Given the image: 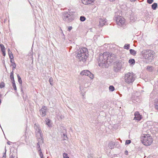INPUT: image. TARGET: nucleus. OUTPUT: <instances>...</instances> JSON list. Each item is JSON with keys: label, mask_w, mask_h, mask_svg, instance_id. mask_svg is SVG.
Returning a JSON list of instances; mask_svg holds the SVG:
<instances>
[{"label": "nucleus", "mask_w": 158, "mask_h": 158, "mask_svg": "<svg viewBox=\"0 0 158 158\" xmlns=\"http://www.w3.org/2000/svg\"><path fill=\"white\" fill-rule=\"evenodd\" d=\"M63 135L64 136V139L66 140L67 139V135H65L64 134H63Z\"/></svg>", "instance_id": "ea45409f"}, {"label": "nucleus", "mask_w": 158, "mask_h": 158, "mask_svg": "<svg viewBox=\"0 0 158 158\" xmlns=\"http://www.w3.org/2000/svg\"><path fill=\"white\" fill-rule=\"evenodd\" d=\"M80 74L81 76H89L91 79H93L94 78L93 75L89 70H84L82 71Z\"/></svg>", "instance_id": "6e6552de"}, {"label": "nucleus", "mask_w": 158, "mask_h": 158, "mask_svg": "<svg viewBox=\"0 0 158 158\" xmlns=\"http://www.w3.org/2000/svg\"><path fill=\"white\" fill-rule=\"evenodd\" d=\"M10 78L11 81H15L14 77V71L13 70L10 72Z\"/></svg>", "instance_id": "2eb2a0df"}, {"label": "nucleus", "mask_w": 158, "mask_h": 158, "mask_svg": "<svg viewBox=\"0 0 158 158\" xmlns=\"http://www.w3.org/2000/svg\"><path fill=\"white\" fill-rule=\"evenodd\" d=\"M106 52L108 53V54L107 57L108 62H111L117 58V56L115 54L110 53L109 52Z\"/></svg>", "instance_id": "0eeeda50"}, {"label": "nucleus", "mask_w": 158, "mask_h": 158, "mask_svg": "<svg viewBox=\"0 0 158 158\" xmlns=\"http://www.w3.org/2000/svg\"><path fill=\"white\" fill-rule=\"evenodd\" d=\"M130 48V45L128 44H126L125 45L124 47V48L125 49H128Z\"/></svg>", "instance_id": "bb28decb"}, {"label": "nucleus", "mask_w": 158, "mask_h": 158, "mask_svg": "<svg viewBox=\"0 0 158 158\" xmlns=\"http://www.w3.org/2000/svg\"><path fill=\"white\" fill-rule=\"evenodd\" d=\"M140 141L145 146L151 145L153 142L151 136L149 134H143L140 137Z\"/></svg>", "instance_id": "7ed1b4c3"}, {"label": "nucleus", "mask_w": 158, "mask_h": 158, "mask_svg": "<svg viewBox=\"0 0 158 158\" xmlns=\"http://www.w3.org/2000/svg\"><path fill=\"white\" fill-rule=\"evenodd\" d=\"M12 65L13 66V70L14 69H15L16 68V64L15 63V62H14L13 64H12Z\"/></svg>", "instance_id": "72a5a7b5"}, {"label": "nucleus", "mask_w": 158, "mask_h": 158, "mask_svg": "<svg viewBox=\"0 0 158 158\" xmlns=\"http://www.w3.org/2000/svg\"><path fill=\"white\" fill-rule=\"evenodd\" d=\"M131 143V141L130 140H126L125 142V144H128Z\"/></svg>", "instance_id": "473e14b6"}, {"label": "nucleus", "mask_w": 158, "mask_h": 158, "mask_svg": "<svg viewBox=\"0 0 158 158\" xmlns=\"http://www.w3.org/2000/svg\"><path fill=\"white\" fill-rule=\"evenodd\" d=\"M153 2V0H147V2L149 4L152 3Z\"/></svg>", "instance_id": "c9c22d12"}, {"label": "nucleus", "mask_w": 158, "mask_h": 158, "mask_svg": "<svg viewBox=\"0 0 158 158\" xmlns=\"http://www.w3.org/2000/svg\"><path fill=\"white\" fill-rule=\"evenodd\" d=\"M106 21L102 19H101L99 21V25L100 27H102L104 25Z\"/></svg>", "instance_id": "4468645a"}, {"label": "nucleus", "mask_w": 158, "mask_h": 158, "mask_svg": "<svg viewBox=\"0 0 158 158\" xmlns=\"http://www.w3.org/2000/svg\"><path fill=\"white\" fill-rule=\"evenodd\" d=\"M116 23L120 26L124 27L126 26L125 19L120 16H118L117 18Z\"/></svg>", "instance_id": "423d86ee"}, {"label": "nucleus", "mask_w": 158, "mask_h": 158, "mask_svg": "<svg viewBox=\"0 0 158 158\" xmlns=\"http://www.w3.org/2000/svg\"><path fill=\"white\" fill-rule=\"evenodd\" d=\"M5 86V84L3 82H1L0 83V88L2 89Z\"/></svg>", "instance_id": "c85d7f7f"}, {"label": "nucleus", "mask_w": 158, "mask_h": 158, "mask_svg": "<svg viewBox=\"0 0 158 158\" xmlns=\"http://www.w3.org/2000/svg\"><path fill=\"white\" fill-rule=\"evenodd\" d=\"M63 19L64 21L69 22L72 20V16L67 13H65L63 15Z\"/></svg>", "instance_id": "1a4fd4ad"}, {"label": "nucleus", "mask_w": 158, "mask_h": 158, "mask_svg": "<svg viewBox=\"0 0 158 158\" xmlns=\"http://www.w3.org/2000/svg\"><path fill=\"white\" fill-rule=\"evenodd\" d=\"M147 70L149 72H152L153 69V67L151 66H148L147 68Z\"/></svg>", "instance_id": "a211bd4d"}, {"label": "nucleus", "mask_w": 158, "mask_h": 158, "mask_svg": "<svg viewBox=\"0 0 158 158\" xmlns=\"http://www.w3.org/2000/svg\"><path fill=\"white\" fill-rule=\"evenodd\" d=\"M8 52L10 58L14 57L13 54L9 48L8 49Z\"/></svg>", "instance_id": "f3484780"}, {"label": "nucleus", "mask_w": 158, "mask_h": 158, "mask_svg": "<svg viewBox=\"0 0 158 158\" xmlns=\"http://www.w3.org/2000/svg\"><path fill=\"white\" fill-rule=\"evenodd\" d=\"M154 105L156 109L158 111V99L155 102Z\"/></svg>", "instance_id": "5701e85b"}, {"label": "nucleus", "mask_w": 158, "mask_h": 158, "mask_svg": "<svg viewBox=\"0 0 158 158\" xmlns=\"http://www.w3.org/2000/svg\"><path fill=\"white\" fill-rule=\"evenodd\" d=\"M109 89L110 91H113L114 90V88L113 86L111 85L109 86Z\"/></svg>", "instance_id": "c756f323"}, {"label": "nucleus", "mask_w": 158, "mask_h": 158, "mask_svg": "<svg viewBox=\"0 0 158 158\" xmlns=\"http://www.w3.org/2000/svg\"><path fill=\"white\" fill-rule=\"evenodd\" d=\"M0 47L2 51H5V48L4 45L2 44H0Z\"/></svg>", "instance_id": "393cba45"}, {"label": "nucleus", "mask_w": 158, "mask_h": 158, "mask_svg": "<svg viewBox=\"0 0 158 158\" xmlns=\"http://www.w3.org/2000/svg\"><path fill=\"white\" fill-rule=\"evenodd\" d=\"M122 63L120 62L117 63L114 66V71L117 72L119 71L122 68Z\"/></svg>", "instance_id": "9d476101"}, {"label": "nucleus", "mask_w": 158, "mask_h": 158, "mask_svg": "<svg viewBox=\"0 0 158 158\" xmlns=\"http://www.w3.org/2000/svg\"><path fill=\"white\" fill-rule=\"evenodd\" d=\"M12 87H13L14 89V90H15V91H16L17 90V88H16V85L15 84V81H12Z\"/></svg>", "instance_id": "6ab92c4d"}, {"label": "nucleus", "mask_w": 158, "mask_h": 158, "mask_svg": "<svg viewBox=\"0 0 158 158\" xmlns=\"http://www.w3.org/2000/svg\"><path fill=\"white\" fill-rule=\"evenodd\" d=\"M63 156L64 158H69L68 154L66 153H64L63 154Z\"/></svg>", "instance_id": "2f4dec72"}, {"label": "nucleus", "mask_w": 158, "mask_h": 158, "mask_svg": "<svg viewBox=\"0 0 158 158\" xmlns=\"http://www.w3.org/2000/svg\"><path fill=\"white\" fill-rule=\"evenodd\" d=\"M135 117L134 118V119H138V112H136L135 114Z\"/></svg>", "instance_id": "cd10ccee"}, {"label": "nucleus", "mask_w": 158, "mask_h": 158, "mask_svg": "<svg viewBox=\"0 0 158 158\" xmlns=\"http://www.w3.org/2000/svg\"><path fill=\"white\" fill-rule=\"evenodd\" d=\"M10 58V62L12 64H13V63L15 62L14 60V57Z\"/></svg>", "instance_id": "e433bc0d"}, {"label": "nucleus", "mask_w": 158, "mask_h": 158, "mask_svg": "<svg viewBox=\"0 0 158 158\" xmlns=\"http://www.w3.org/2000/svg\"><path fill=\"white\" fill-rule=\"evenodd\" d=\"M49 81L50 82V84L51 85H52L53 84V80L52 78H51L49 79Z\"/></svg>", "instance_id": "f704fd0d"}, {"label": "nucleus", "mask_w": 158, "mask_h": 158, "mask_svg": "<svg viewBox=\"0 0 158 158\" xmlns=\"http://www.w3.org/2000/svg\"><path fill=\"white\" fill-rule=\"evenodd\" d=\"M154 52L152 50H144L141 52L143 61L146 63H149L152 61L154 58Z\"/></svg>", "instance_id": "f257e3e1"}, {"label": "nucleus", "mask_w": 158, "mask_h": 158, "mask_svg": "<svg viewBox=\"0 0 158 158\" xmlns=\"http://www.w3.org/2000/svg\"><path fill=\"white\" fill-rule=\"evenodd\" d=\"M47 110V107L43 106L40 110V115L42 117H44L46 115V112Z\"/></svg>", "instance_id": "9b49d317"}, {"label": "nucleus", "mask_w": 158, "mask_h": 158, "mask_svg": "<svg viewBox=\"0 0 158 158\" xmlns=\"http://www.w3.org/2000/svg\"><path fill=\"white\" fill-rule=\"evenodd\" d=\"M157 6V3H155L152 5V8L153 10H156Z\"/></svg>", "instance_id": "aec40b11"}, {"label": "nucleus", "mask_w": 158, "mask_h": 158, "mask_svg": "<svg viewBox=\"0 0 158 158\" xmlns=\"http://www.w3.org/2000/svg\"><path fill=\"white\" fill-rule=\"evenodd\" d=\"M131 2L135 1V0H130Z\"/></svg>", "instance_id": "c03bdc74"}, {"label": "nucleus", "mask_w": 158, "mask_h": 158, "mask_svg": "<svg viewBox=\"0 0 158 158\" xmlns=\"http://www.w3.org/2000/svg\"><path fill=\"white\" fill-rule=\"evenodd\" d=\"M85 19L86 18L84 16H81L80 17V20L81 21H84Z\"/></svg>", "instance_id": "7c9ffc66"}, {"label": "nucleus", "mask_w": 158, "mask_h": 158, "mask_svg": "<svg viewBox=\"0 0 158 158\" xmlns=\"http://www.w3.org/2000/svg\"><path fill=\"white\" fill-rule=\"evenodd\" d=\"M45 121L46 122V124L49 127H51V125L50 124V120L48 118H46L45 119Z\"/></svg>", "instance_id": "dca6fc26"}, {"label": "nucleus", "mask_w": 158, "mask_h": 158, "mask_svg": "<svg viewBox=\"0 0 158 158\" xmlns=\"http://www.w3.org/2000/svg\"><path fill=\"white\" fill-rule=\"evenodd\" d=\"M88 53V51L87 48L82 47L79 48L77 53V59L80 61H85L89 55Z\"/></svg>", "instance_id": "f03ea898"}, {"label": "nucleus", "mask_w": 158, "mask_h": 158, "mask_svg": "<svg viewBox=\"0 0 158 158\" xmlns=\"http://www.w3.org/2000/svg\"><path fill=\"white\" fill-rule=\"evenodd\" d=\"M39 132L40 133V135H41V134H40V131H41V130H40V129H39Z\"/></svg>", "instance_id": "37998d69"}, {"label": "nucleus", "mask_w": 158, "mask_h": 158, "mask_svg": "<svg viewBox=\"0 0 158 158\" xmlns=\"http://www.w3.org/2000/svg\"><path fill=\"white\" fill-rule=\"evenodd\" d=\"M2 55L3 56H5L6 55L5 51H2Z\"/></svg>", "instance_id": "58836bf2"}, {"label": "nucleus", "mask_w": 158, "mask_h": 158, "mask_svg": "<svg viewBox=\"0 0 158 158\" xmlns=\"http://www.w3.org/2000/svg\"><path fill=\"white\" fill-rule=\"evenodd\" d=\"M128 63L130 65L132 66L135 64V61L134 59H130L128 61Z\"/></svg>", "instance_id": "ddd939ff"}, {"label": "nucleus", "mask_w": 158, "mask_h": 158, "mask_svg": "<svg viewBox=\"0 0 158 158\" xmlns=\"http://www.w3.org/2000/svg\"><path fill=\"white\" fill-rule=\"evenodd\" d=\"M143 116L142 115H140V114H139V121L141 120L142 119L143 120Z\"/></svg>", "instance_id": "4c0bfd02"}, {"label": "nucleus", "mask_w": 158, "mask_h": 158, "mask_svg": "<svg viewBox=\"0 0 158 158\" xmlns=\"http://www.w3.org/2000/svg\"><path fill=\"white\" fill-rule=\"evenodd\" d=\"M38 140L39 141L38 143H37L38 144L43 143V139L41 136H40V138L38 139Z\"/></svg>", "instance_id": "412c9836"}, {"label": "nucleus", "mask_w": 158, "mask_h": 158, "mask_svg": "<svg viewBox=\"0 0 158 158\" xmlns=\"http://www.w3.org/2000/svg\"><path fill=\"white\" fill-rule=\"evenodd\" d=\"M82 2L84 5L91 4L93 3L95 0H81Z\"/></svg>", "instance_id": "f8f14e48"}, {"label": "nucleus", "mask_w": 158, "mask_h": 158, "mask_svg": "<svg viewBox=\"0 0 158 158\" xmlns=\"http://www.w3.org/2000/svg\"><path fill=\"white\" fill-rule=\"evenodd\" d=\"M72 28V27H69L68 28V29L69 31H70L71 30Z\"/></svg>", "instance_id": "a19ab883"}, {"label": "nucleus", "mask_w": 158, "mask_h": 158, "mask_svg": "<svg viewBox=\"0 0 158 158\" xmlns=\"http://www.w3.org/2000/svg\"><path fill=\"white\" fill-rule=\"evenodd\" d=\"M134 80V75L133 73H128L125 74L124 77V81L126 82L129 84L133 82Z\"/></svg>", "instance_id": "39448f33"}, {"label": "nucleus", "mask_w": 158, "mask_h": 158, "mask_svg": "<svg viewBox=\"0 0 158 158\" xmlns=\"http://www.w3.org/2000/svg\"><path fill=\"white\" fill-rule=\"evenodd\" d=\"M130 54L133 55H135L136 53V52L133 49H131L130 50Z\"/></svg>", "instance_id": "4be33fe9"}, {"label": "nucleus", "mask_w": 158, "mask_h": 158, "mask_svg": "<svg viewBox=\"0 0 158 158\" xmlns=\"http://www.w3.org/2000/svg\"><path fill=\"white\" fill-rule=\"evenodd\" d=\"M35 126H36V127H37V125H36V124H35Z\"/></svg>", "instance_id": "a18cd8bd"}, {"label": "nucleus", "mask_w": 158, "mask_h": 158, "mask_svg": "<svg viewBox=\"0 0 158 158\" xmlns=\"http://www.w3.org/2000/svg\"><path fill=\"white\" fill-rule=\"evenodd\" d=\"M125 154H126V155H127L128 154V152L127 151H126L125 152Z\"/></svg>", "instance_id": "79ce46f5"}, {"label": "nucleus", "mask_w": 158, "mask_h": 158, "mask_svg": "<svg viewBox=\"0 0 158 158\" xmlns=\"http://www.w3.org/2000/svg\"><path fill=\"white\" fill-rule=\"evenodd\" d=\"M17 77H18V81H19V83L20 84H22V79H21V78L19 76V75L18 74L17 75Z\"/></svg>", "instance_id": "b1692460"}, {"label": "nucleus", "mask_w": 158, "mask_h": 158, "mask_svg": "<svg viewBox=\"0 0 158 158\" xmlns=\"http://www.w3.org/2000/svg\"><path fill=\"white\" fill-rule=\"evenodd\" d=\"M108 55V53H107L106 52H105L103 54H100L98 60L99 66H100V64H105L106 63H108L107 59Z\"/></svg>", "instance_id": "20e7f679"}, {"label": "nucleus", "mask_w": 158, "mask_h": 158, "mask_svg": "<svg viewBox=\"0 0 158 158\" xmlns=\"http://www.w3.org/2000/svg\"><path fill=\"white\" fill-rule=\"evenodd\" d=\"M39 153H40V157L41 158H44L43 155V154L42 152H41V150L40 148V146H39Z\"/></svg>", "instance_id": "a878e982"}]
</instances>
